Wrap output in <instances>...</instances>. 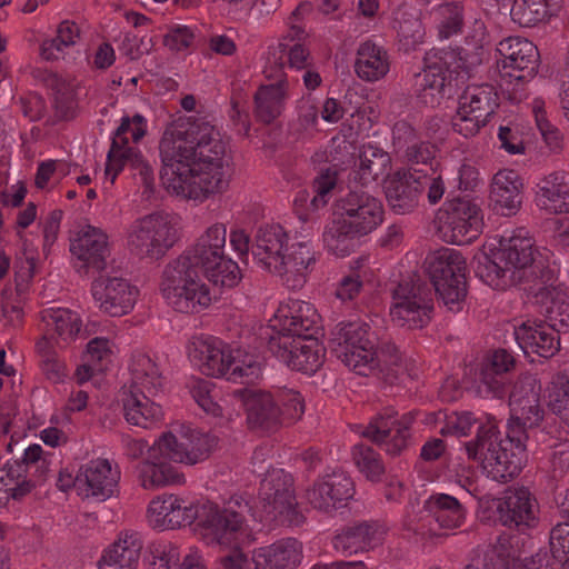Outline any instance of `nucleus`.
Listing matches in <instances>:
<instances>
[{
	"mask_svg": "<svg viewBox=\"0 0 569 569\" xmlns=\"http://www.w3.org/2000/svg\"><path fill=\"white\" fill-rule=\"evenodd\" d=\"M184 428H180L177 433L172 431L164 432L151 448L152 452H159L163 458L176 462V456H183L184 447Z\"/></svg>",
	"mask_w": 569,
	"mask_h": 569,
	"instance_id": "nucleus-62",
	"label": "nucleus"
},
{
	"mask_svg": "<svg viewBox=\"0 0 569 569\" xmlns=\"http://www.w3.org/2000/svg\"><path fill=\"white\" fill-rule=\"evenodd\" d=\"M280 326L281 329L276 335L311 338L320 330V316L311 303L296 300L288 306V312L282 316Z\"/></svg>",
	"mask_w": 569,
	"mask_h": 569,
	"instance_id": "nucleus-38",
	"label": "nucleus"
},
{
	"mask_svg": "<svg viewBox=\"0 0 569 569\" xmlns=\"http://www.w3.org/2000/svg\"><path fill=\"white\" fill-rule=\"evenodd\" d=\"M549 545L552 557L559 562L569 558V522H558L551 528Z\"/></svg>",
	"mask_w": 569,
	"mask_h": 569,
	"instance_id": "nucleus-64",
	"label": "nucleus"
},
{
	"mask_svg": "<svg viewBox=\"0 0 569 569\" xmlns=\"http://www.w3.org/2000/svg\"><path fill=\"white\" fill-rule=\"evenodd\" d=\"M181 256L170 261L163 269L160 290L167 303L176 311L187 315L199 313L211 303L208 286Z\"/></svg>",
	"mask_w": 569,
	"mask_h": 569,
	"instance_id": "nucleus-5",
	"label": "nucleus"
},
{
	"mask_svg": "<svg viewBox=\"0 0 569 569\" xmlns=\"http://www.w3.org/2000/svg\"><path fill=\"white\" fill-rule=\"evenodd\" d=\"M337 183V170L328 168L322 170L320 174L312 182L313 196L310 200V207L313 210L326 206L328 203V196Z\"/></svg>",
	"mask_w": 569,
	"mask_h": 569,
	"instance_id": "nucleus-60",
	"label": "nucleus"
},
{
	"mask_svg": "<svg viewBox=\"0 0 569 569\" xmlns=\"http://www.w3.org/2000/svg\"><path fill=\"white\" fill-rule=\"evenodd\" d=\"M368 362L371 368L368 369V372L359 375H372L389 385L396 383L405 372L402 356L392 342H383L378 349L373 348V355L368 358Z\"/></svg>",
	"mask_w": 569,
	"mask_h": 569,
	"instance_id": "nucleus-43",
	"label": "nucleus"
},
{
	"mask_svg": "<svg viewBox=\"0 0 569 569\" xmlns=\"http://www.w3.org/2000/svg\"><path fill=\"white\" fill-rule=\"evenodd\" d=\"M321 481L326 487L323 489L326 495L328 497H332L333 509H336L339 503L350 499L353 496V482L351 478L345 473L328 475Z\"/></svg>",
	"mask_w": 569,
	"mask_h": 569,
	"instance_id": "nucleus-58",
	"label": "nucleus"
},
{
	"mask_svg": "<svg viewBox=\"0 0 569 569\" xmlns=\"http://www.w3.org/2000/svg\"><path fill=\"white\" fill-rule=\"evenodd\" d=\"M228 380L241 383L253 382L261 375V366L257 358L240 349H232Z\"/></svg>",
	"mask_w": 569,
	"mask_h": 569,
	"instance_id": "nucleus-54",
	"label": "nucleus"
},
{
	"mask_svg": "<svg viewBox=\"0 0 569 569\" xmlns=\"http://www.w3.org/2000/svg\"><path fill=\"white\" fill-rule=\"evenodd\" d=\"M226 241L227 228L217 222L208 227L194 244L180 256L212 283L233 288L240 282L242 274L238 263L226 254Z\"/></svg>",
	"mask_w": 569,
	"mask_h": 569,
	"instance_id": "nucleus-3",
	"label": "nucleus"
},
{
	"mask_svg": "<svg viewBox=\"0 0 569 569\" xmlns=\"http://www.w3.org/2000/svg\"><path fill=\"white\" fill-rule=\"evenodd\" d=\"M390 316L398 326L418 329L431 320L432 298L426 283L405 279L393 289Z\"/></svg>",
	"mask_w": 569,
	"mask_h": 569,
	"instance_id": "nucleus-13",
	"label": "nucleus"
},
{
	"mask_svg": "<svg viewBox=\"0 0 569 569\" xmlns=\"http://www.w3.org/2000/svg\"><path fill=\"white\" fill-rule=\"evenodd\" d=\"M557 0H515L510 16L521 27H533L552 14Z\"/></svg>",
	"mask_w": 569,
	"mask_h": 569,
	"instance_id": "nucleus-49",
	"label": "nucleus"
},
{
	"mask_svg": "<svg viewBox=\"0 0 569 569\" xmlns=\"http://www.w3.org/2000/svg\"><path fill=\"white\" fill-rule=\"evenodd\" d=\"M522 179L515 170H500L492 179L490 200L502 216L515 214L522 202Z\"/></svg>",
	"mask_w": 569,
	"mask_h": 569,
	"instance_id": "nucleus-36",
	"label": "nucleus"
},
{
	"mask_svg": "<svg viewBox=\"0 0 569 569\" xmlns=\"http://www.w3.org/2000/svg\"><path fill=\"white\" fill-rule=\"evenodd\" d=\"M232 396L244 407L250 429L270 432L282 426L280 407L270 392L242 388L234 390Z\"/></svg>",
	"mask_w": 569,
	"mask_h": 569,
	"instance_id": "nucleus-21",
	"label": "nucleus"
},
{
	"mask_svg": "<svg viewBox=\"0 0 569 569\" xmlns=\"http://www.w3.org/2000/svg\"><path fill=\"white\" fill-rule=\"evenodd\" d=\"M34 488V479L28 473V465L21 460L9 461L0 469V505L9 499L21 500Z\"/></svg>",
	"mask_w": 569,
	"mask_h": 569,
	"instance_id": "nucleus-41",
	"label": "nucleus"
},
{
	"mask_svg": "<svg viewBox=\"0 0 569 569\" xmlns=\"http://www.w3.org/2000/svg\"><path fill=\"white\" fill-rule=\"evenodd\" d=\"M442 20L439 36H453L463 32V7L459 2H449L440 7Z\"/></svg>",
	"mask_w": 569,
	"mask_h": 569,
	"instance_id": "nucleus-59",
	"label": "nucleus"
},
{
	"mask_svg": "<svg viewBox=\"0 0 569 569\" xmlns=\"http://www.w3.org/2000/svg\"><path fill=\"white\" fill-rule=\"evenodd\" d=\"M390 69L388 52L371 40L360 44L357 50L355 71L357 76L367 82L382 79Z\"/></svg>",
	"mask_w": 569,
	"mask_h": 569,
	"instance_id": "nucleus-42",
	"label": "nucleus"
},
{
	"mask_svg": "<svg viewBox=\"0 0 569 569\" xmlns=\"http://www.w3.org/2000/svg\"><path fill=\"white\" fill-rule=\"evenodd\" d=\"M420 16L416 8L401 6L395 12L393 28L399 36H416L422 31Z\"/></svg>",
	"mask_w": 569,
	"mask_h": 569,
	"instance_id": "nucleus-61",
	"label": "nucleus"
},
{
	"mask_svg": "<svg viewBox=\"0 0 569 569\" xmlns=\"http://www.w3.org/2000/svg\"><path fill=\"white\" fill-rule=\"evenodd\" d=\"M137 471L141 487L147 490L184 482L183 475L166 461H141L137 466Z\"/></svg>",
	"mask_w": 569,
	"mask_h": 569,
	"instance_id": "nucleus-46",
	"label": "nucleus"
},
{
	"mask_svg": "<svg viewBox=\"0 0 569 569\" xmlns=\"http://www.w3.org/2000/svg\"><path fill=\"white\" fill-rule=\"evenodd\" d=\"M465 449L469 459L480 462L488 478L501 483L515 479L527 460L520 447L498 441L493 429H480L475 440L465 443Z\"/></svg>",
	"mask_w": 569,
	"mask_h": 569,
	"instance_id": "nucleus-7",
	"label": "nucleus"
},
{
	"mask_svg": "<svg viewBox=\"0 0 569 569\" xmlns=\"http://www.w3.org/2000/svg\"><path fill=\"white\" fill-rule=\"evenodd\" d=\"M497 50L505 58L501 67L505 77L523 80L536 76L540 54L537 44L528 38H502Z\"/></svg>",
	"mask_w": 569,
	"mask_h": 569,
	"instance_id": "nucleus-23",
	"label": "nucleus"
},
{
	"mask_svg": "<svg viewBox=\"0 0 569 569\" xmlns=\"http://www.w3.org/2000/svg\"><path fill=\"white\" fill-rule=\"evenodd\" d=\"M516 360L506 349L489 352L481 361L477 373L479 391L495 398H503L508 393L509 373L515 369Z\"/></svg>",
	"mask_w": 569,
	"mask_h": 569,
	"instance_id": "nucleus-25",
	"label": "nucleus"
},
{
	"mask_svg": "<svg viewBox=\"0 0 569 569\" xmlns=\"http://www.w3.org/2000/svg\"><path fill=\"white\" fill-rule=\"evenodd\" d=\"M507 543V538L499 537L496 543L486 549H475L463 569H511L512 559Z\"/></svg>",
	"mask_w": 569,
	"mask_h": 569,
	"instance_id": "nucleus-48",
	"label": "nucleus"
},
{
	"mask_svg": "<svg viewBox=\"0 0 569 569\" xmlns=\"http://www.w3.org/2000/svg\"><path fill=\"white\" fill-rule=\"evenodd\" d=\"M382 540L380 526L375 521L353 522L345 526L332 540L333 548L345 556L368 552Z\"/></svg>",
	"mask_w": 569,
	"mask_h": 569,
	"instance_id": "nucleus-30",
	"label": "nucleus"
},
{
	"mask_svg": "<svg viewBox=\"0 0 569 569\" xmlns=\"http://www.w3.org/2000/svg\"><path fill=\"white\" fill-rule=\"evenodd\" d=\"M390 156L375 147L365 148L360 154L359 168L356 171L355 180L362 186L369 184L388 173L390 168Z\"/></svg>",
	"mask_w": 569,
	"mask_h": 569,
	"instance_id": "nucleus-50",
	"label": "nucleus"
},
{
	"mask_svg": "<svg viewBox=\"0 0 569 569\" xmlns=\"http://www.w3.org/2000/svg\"><path fill=\"white\" fill-rule=\"evenodd\" d=\"M78 492L86 498L106 501L118 491L120 472L107 459L90 460L77 472Z\"/></svg>",
	"mask_w": 569,
	"mask_h": 569,
	"instance_id": "nucleus-24",
	"label": "nucleus"
},
{
	"mask_svg": "<svg viewBox=\"0 0 569 569\" xmlns=\"http://www.w3.org/2000/svg\"><path fill=\"white\" fill-rule=\"evenodd\" d=\"M437 219L443 241L458 246L477 239L482 228L479 207L466 198L448 200L438 211Z\"/></svg>",
	"mask_w": 569,
	"mask_h": 569,
	"instance_id": "nucleus-12",
	"label": "nucleus"
},
{
	"mask_svg": "<svg viewBox=\"0 0 569 569\" xmlns=\"http://www.w3.org/2000/svg\"><path fill=\"white\" fill-rule=\"evenodd\" d=\"M516 340L526 352H533L543 358L555 356L560 349V333L548 321L523 323L515 331Z\"/></svg>",
	"mask_w": 569,
	"mask_h": 569,
	"instance_id": "nucleus-34",
	"label": "nucleus"
},
{
	"mask_svg": "<svg viewBox=\"0 0 569 569\" xmlns=\"http://www.w3.org/2000/svg\"><path fill=\"white\" fill-rule=\"evenodd\" d=\"M131 385L122 398L126 420L133 426L148 428L162 417L161 407L150 397L161 387V375L152 359L143 353L133 356Z\"/></svg>",
	"mask_w": 569,
	"mask_h": 569,
	"instance_id": "nucleus-4",
	"label": "nucleus"
},
{
	"mask_svg": "<svg viewBox=\"0 0 569 569\" xmlns=\"http://www.w3.org/2000/svg\"><path fill=\"white\" fill-rule=\"evenodd\" d=\"M357 236H360L359 232L339 218L323 232V242L329 251L338 257H345L353 251Z\"/></svg>",
	"mask_w": 569,
	"mask_h": 569,
	"instance_id": "nucleus-52",
	"label": "nucleus"
},
{
	"mask_svg": "<svg viewBox=\"0 0 569 569\" xmlns=\"http://www.w3.org/2000/svg\"><path fill=\"white\" fill-rule=\"evenodd\" d=\"M497 513L499 522L520 533L538 528L540 507L528 488H508L498 499Z\"/></svg>",
	"mask_w": 569,
	"mask_h": 569,
	"instance_id": "nucleus-16",
	"label": "nucleus"
},
{
	"mask_svg": "<svg viewBox=\"0 0 569 569\" xmlns=\"http://www.w3.org/2000/svg\"><path fill=\"white\" fill-rule=\"evenodd\" d=\"M282 425H291L300 420L305 413V400L296 390H282L277 395Z\"/></svg>",
	"mask_w": 569,
	"mask_h": 569,
	"instance_id": "nucleus-57",
	"label": "nucleus"
},
{
	"mask_svg": "<svg viewBox=\"0 0 569 569\" xmlns=\"http://www.w3.org/2000/svg\"><path fill=\"white\" fill-rule=\"evenodd\" d=\"M91 293L100 310L121 317L133 308L138 290L121 277L100 276L93 280Z\"/></svg>",
	"mask_w": 569,
	"mask_h": 569,
	"instance_id": "nucleus-22",
	"label": "nucleus"
},
{
	"mask_svg": "<svg viewBox=\"0 0 569 569\" xmlns=\"http://www.w3.org/2000/svg\"><path fill=\"white\" fill-rule=\"evenodd\" d=\"M315 263L316 254L311 242L309 240L293 242L289 248V253L283 256V269L279 271L278 277L289 289H301Z\"/></svg>",
	"mask_w": 569,
	"mask_h": 569,
	"instance_id": "nucleus-31",
	"label": "nucleus"
},
{
	"mask_svg": "<svg viewBox=\"0 0 569 569\" xmlns=\"http://www.w3.org/2000/svg\"><path fill=\"white\" fill-rule=\"evenodd\" d=\"M236 510L231 503L220 509L212 502H198L187 505L183 499L177 497L174 511L169 519V526L180 527L197 521L202 527L206 536H212V540L219 543L229 541V537L242 529L247 503H238Z\"/></svg>",
	"mask_w": 569,
	"mask_h": 569,
	"instance_id": "nucleus-6",
	"label": "nucleus"
},
{
	"mask_svg": "<svg viewBox=\"0 0 569 569\" xmlns=\"http://www.w3.org/2000/svg\"><path fill=\"white\" fill-rule=\"evenodd\" d=\"M392 143L397 152L401 153L411 172L417 174L435 173L437 166L436 144L423 141L418 137L416 129L407 121H398L392 129Z\"/></svg>",
	"mask_w": 569,
	"mask_h": 569,
	"instance_id": "nucleus-17",
	"label": "nucleus"
},
{
	"mask_svg": "<svg viewBox=\"0 0 569 569\" xmlns=\"http://www.w3.org/2000/svg\"><path fill=\"white\" fill-rule=\"evenodd\" d=\"M131 127L130 118H122L121 124L116 130L108 152L106 174L109 176L112 173L111 182H113L123 167L128 166L139 173L146 189L152 190L154 183L152 166L143 159L138 150L127 147L128 139L124 134L131 131Z\"/></svg>",
	"mask_w": 569,
	"mask_h": 569,
	"instance_id": "nucleus-19",
	"label": "nucleus"
},
{
	"mask_svg": "<svg viewBox=\"0 0 569 569\" xmlns=\"http://www.w3.org/2000/svg\"><path fill=\"white\" fill-rule=\"evenodd\" d=\"M302 559V543L296 538H282L253 550L254 569H293Z\"/></svg>",
	"mask_w": 569,
	"mask_h": 569,
	"instance_id": "nucleus-33",
	"label": "nucleus"
},
{
	"mask_svg": "<svg viewBox=\"0 0 569 569\" xmlns=\"http://www.w3.org/2000/svg\"><path fill=\"white\" fill-rule=\"evenodd\" d=\"M451 79L439 67L427 64L413 78L416 97L421 103L431 108L439 106L443 98L451 93Z\"/></svg>",
	"mask_w": 569,
	"mask_h": 569,
	"instance_id": "nucleus-39",
	"label": "nucleus"
},
{
	"mask_svg": "<svg viewBox=\"0 0 569 569\" xmlns=\"http://www.w3.org/2000/svg\"><path fill=\"white\" fill-rule=\"evenodd\" d=\"M166 188L187 199L204 200L229 186L227 146L213 130L199 138H162L159 144Z\"/></svg>",
	"mask_w": 569,
	"mask_h": 569,
	"instance_id": "nucleus-1",
	"label": "nucleus"
},
{
	"mask_svg": "<svg viewBox=\"0 0 569 569\" xmlns=\"http://www.w3.org/2000/svg\"><path fill=\"white\" fill-rule=\"evenodd\" d=\"M549 403L556 413L569 419V372H559L553 377Z\"/></svg>",
	"mask_w": 569,
	"mask_h": 569,
	"instance_id": "nucleus-56",
	"label": "nucleus"
},
{
	"mask_svg": "<svg viewBox=\"0 0 569 569\" xmlns=\"http://www.w3.org/2000/svg\"><path fill=\"white\" fill-rule=\"evenodd\" d=\"M42 320L47 323V327H53L60 337L73 338L80 332V317L69 309L46 310L42 312Z\"/></svg>",
	"mask_w": 569,
	"mask_h": 569,
	"instance_id": "nucleus-55",
	"label": "nucleus"
},
{
	"mask_svg": "<svg viewBox=\"0 0 569 569\" xmlns=\"http://www.w3.org/2000/svg\"><path fill=\"white\" fill-rule=\"evenodd\" d=\"M412 415H403L400 419L392 410H386L373 417L361 431V436L378 446H383L388 455H400L408 446Z\"/></svg>",
	"mask_w": 569,
	"mask_h": 569,
	"instance_id": "nucleus-20",
	"label": "nucleus"
},
{
	"mask_svg": "<svg viewBox=\"0 0 569 569\" xmlns=\"http://www.w3.org/2000/svg\"><path fill=\"white\" fill-rule=\"evenodd\" d=\"M183 456H173L176 462L193 466L209 458L217 446V438L190 428H184Z\"/></svg>",
	"mask_w": 569,
	"mask_h": 569,
	"instance_id": "nucleus-51",
	"label": "nucleus"
},
{
	"mask_svg": "<svg viewBox=\"0 0 569 569\" xmlns=\"http://www.w3.org/2000/svg\"><path fill=\"white\" fill-rule=\"evenodd\" d=\"M288 98V80L280 74L277 83L261 84L253 96V116L258 122L272 123L284 109Z\"/></svg>",
	"mask_w": 569,
	"mask_h": 569,
	"instance_id": "nucleus-37",
	"label": "nucleus"
},
{
	"mask_svg": "<svg viewBox=\"0 0 569 569\" xmlns=\"http://www.w3.org/2000/svg\"><path fill=\"white\" fill-rule=\"evenodd\" d=\"M478 274L492 288L506 289L511 286L526 287L551 283L555 271L545 263L535 241L523 229L501 237L499 248L492 258L479 262Z\"/></svg>",
	"mask_w": 569,
	"mask_h": 569,
	"instance_id": "nucleus-2",
	"label": "nucleus"
},
{
	"mask_svg": "<svg viewBox=\"0 0 569 569\" xmlns=\"http://www.w3.org/2000/svg\"><path fill=\"white\" fill-rule=\"evenodd\" d=\"M536 303L547 305V321L556 328L558 333L569 331V295L567 288L558 281L556 274L551 283H538L526 287Z\"/></svg>",
	"mask_w": 569,
	"mask_h": 569,
	"instance_id": "nucleus-26",
	"label": "nucleus"
},
{
	"mask_svg": "<svg viewBox=\"0 0 569 569\" xmlns=\"http://www.w3.org/2000/svg\"><path fill=\"white\" fill-rule=\"evenodd\" d=\"M428 174H417L410 170L398 171L386 187V197L391 209L399 214L413 210L426 189Z\"/></svg>",
	"mask_w": 569,
	"mask_h": 569,
	"instance_id": "nucleus-28",
	"label": "nucleus"
},
{
	"mask_svg": "<svg viewBox=\"0 0 569 569\" xmlns=\"http://www.w3.org/2000/svg\"><path fill=\"white\" fill-rule=\"evenodd\" d=\"M351 456L359 471L370 481L378 482L385 475L386 468L380 455L366 443L352 447Z\"/></svg>",
	"mask_w": 569,
	"mask_h": 569,
	"instance_id": "nucleus-53",
	"label": "nucleus"
},
{
	"mask_svg": "<svg viewBox=\"0 0 569 569\" xmlns=\"http://www.w3.org/2000/svg\"><path fill=\"white\" fill-rule=\"evenodd\" d=\"M498 106V94L492 84L468 86L452 117L453 130L466 138L477 134Z\"/></svg>",
	"mask_w": 569,
	"mask_h": 569,
	"instance_id": "nucleus-14",
	"label": "nucleus"
},
{
	"mask_svg": "<svg viewBox=\"0 0 569 569\" xmlns=\"http://www.w3.org/2000/svg\"><path fill=\"white\" fill-rule=\"evenodd\" d=\"M539 200L553 213H569V172L555 171L538 183Z\"/></svg>",
	"mask_w": 569,
	"mask_h": 569,
	"instance_id": "nucleus-44",
	"label": "nucleus"
},
{
	"mask_svg": "<svg viewBox=\"0 0 569 569\" xmlns=\"http://www.w3.org/2000/svg\"><path fill=\"white\" fill-rule=\"evenodd\" d=\"M260 517L286 526H300L305 521L298 509L293 478L283 469L267 471L259 488Z\"/></svg>",
	"mask_w": 569,
	"mask_h": 569,
	"instance_id": "nucleus-9",
	"label": "nucleus"
},
{
	"mask_svg": "<svg viewBox=\"0 0 569 569\" xmlns=\"http://www.w3.org/2000/svg\"><path fill=\"white\" fill-rule=\"evenodd\" d=\"M370 327L365 322H341L331 332L329 348L356 373L368 372V358L373 355L375 342Z\"/></svg>",
	"mask_w": 569,
	"mask_h": 569,
	"instance_id": "nucleus-11",
	"label": "nucleus"
},
{
	"mask_svg": "<svg viewBox=\"0 0 569 569\" xmlns=\"http://www.w3.org/2000/svg\"><path fill=\"white\" fill-rule=\"evenodd\" d=\"M268 350L292 370L313 375L323 365L325 347L317 337L273 335L268 340Z\"/></svg>",
	"mask_w": 569,
	"mask_h": 569,
	"instance_id": "nucleus-15",
	"label": "nucleus"
},
{
	"mask_svg": "<svg viewBox=\"0 0 569 569\" xmlns=\"http://www.w3.org/2000/svg\"><path fill=\"white\" fill-rule=\"evenodd\" d=\"M232 349L224 342L206 338L193 342L192 357L200 371L208 377H228Z\"/></svg>",
	"mask_w": 569,
	"mask_h": 569,
	"instance_id": "nucleus-35",
	"label": "nucleus"
},
{
	"mask_svg": "<svg viewBox=\"0 0 569 569\" xmlns=\"http://www.w3.org/2000/svg\"><path fill=\"white\" fill-rule=\"evenodd\" d=\"M70 251L82 262L80 269L100 272L110 257L108 237L102 230L88 226L71 240Z\"/></svg>",
	"mask_w": 569,
	"mask_h": 569,
	"instance_id": "nucleus-29",
	"label": "nucleus"
},
{
	"mask_svg": "<svg viewBox=\"0 0 569 569\" xmlns=\"http://www.w3.org/2000/svg\"><path fill=\"white\" fill-rule=\"evenodd\" d=\"M141 550L139 535L126 531L104 551L99 569H137Z\"/></svg>",
	"mask_w": 569,
	"mask_h": 569,
	"instance_id": "nucleus-40",
	"label": "nucleus"
},
{
	"mask_svg": "<svg viewBox=\"0 0 569 569\" xmlns=\"http://www.w3.org/2000/svg\"><path fill=\"white\" fill-rule=\"evenodd\" d=\"M337 213L360 236H366L383 221V206L379 199L363 190H353L340 198Z\"/></svg>",
	"mask_w": 569,
	"mask_h": 569,
	"instance_id": "nucleus-18",
	"label": "nucleus"
},
{
	"mask_svg": "<svg viewBox=\"0 0 569 569\" xmlns=\"http://www.w3.org/2000/svg\"><path fill=\"white\" fill-rule=\"evenodd\" d=\"M288 242L284 229L279 224H268L258 229L252 246V256L257 264L277 276L283 269V250Z\"/></svg>",
	"mask_w": 569,
	"mask_h": 569,
	"instance_id": "nucleus-27",
	"label": "nucleus"
},
{
	"mask_svg": "<svg viewBox=\"0 0 569 569\" xmlns=\"http://www.w3.org/2000/svg\"><path fill=\"white\" fill-rule=\"evenodd\" d=\"M539 393L540 386L531 378H523L515 383L509 395L512 415L528 428L537 427L543 419Z\"/></svg>",
	"mask_w": 569,
	"mask_h": 569,
	"instance_id": "nucleus-32",
	"label": "nucleus"
},
{
	"mask_svg": "<svg viewBox=\"0 0 569 569\" xmlns=\"http://www.w3.org/2000/svg\"><path fill=\"white\" fill-rule=\"evenodd\" d=\"M149 569H207L201 556L189 549L181 552L179 547L169 543L161 549H156Z\"/></svg>",
	"mask_w": 569,
	"mask_h": 569,
	"instance_id": "nucleus-47",
	"label": "nucleus"
},
{
	"mask_svg": "<svg viewBox=\"0 0 569 569\" xmlns=\"http://www.w3.org/2000/svg\"><path fill=\"white\" fill-rule=\"evenodd\" d=\"M191 395L202 410L213 417L222 416V408L217 401V391L209 381H199L191 389Z\"/></svg>",
	"mask_w": 569,
	"mask_h": 569,
	"instance_id": "nucleus-63",
	"label": "nucleus"
},
{
	"mask_svg": "<svg viewBox=\"0 0 569 569\" xmlns=\"http://www.w3.org/2000/svg\"><path fill=\"white\" fill-rule=\"evenodd\" d=\"M32 76L52 90L54 107L60 117H72L76 108L74 86L47 69H34Z\"/></svg>",
	"mask_w": 569,
	"mask_h": 569,
	"instance_id": "nucleus-45",
	"label": "nucleus"
},
{
	"mask_svg": "<svg viewBox=\"0 0 569 569\" xmlns=\"http://www.w3.org/2000/svg\"><path fill=\"white\" fill-rule=\"evenodd\" d=\"M426 268L435 292L450 312L462 310L468 293L466 260L453 249L443 248L426 259Z\"/></svg>",
	"mask_w": 569,
	"mask_h": 569,
	"instance_id": "nucleus-8",
	"label": "nucleus"
},
{
	"mask_svg": "<svg viewBox=\"0 0 569 569\" xmlns=\"http://www.w3.org/2000/svg\"><path fill=\"white\" fill-rule=\"evenodd\" d=\"M177 240V228L166 213L147 214L136 220L128 232L129 250L141 259H160Z\"/></svg>",
	"mask_w": 569,
	"mask_h": 569,
	"instance_id": "nucleus-10",
	"label": "nucleus"
}]
</instances>
